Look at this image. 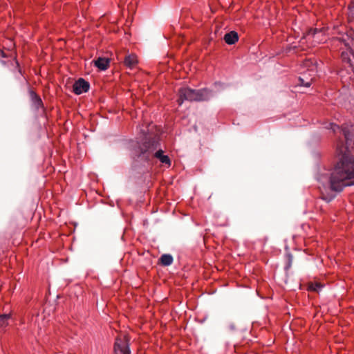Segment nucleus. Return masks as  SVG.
<instances>
[{"instance_id":"1","label":"nucleus","mask_w":354,"mask_h":354,"mask_svg":"<svg viewBox=\"0 0 354 354\" xmlns=\"http://www.w3.org/2000/svg\"><path fill=\"white\" fill-rule=\"evenodd\" d=\"M338 162L330 176V187L333 191L342 192L344 187L354 185V158L346 146L337 145Z\"/></svg>"},{"instance_id":"2","label":"nucleus","mask_w":354,"mask_h":354,"mask_svg":"<svg viewBox=\"0 0 354 354\" xmlns=\"http://www.w3.org/2000/svg\"><path fill=\"white\" fill-rule=\"evenodd\" d=\"M160 138L158 136L146 137L138 146L133 149L135 158L149 162L151 158H158L160 162L165 164L168 167L171 165V161L167 155H164V151L159 149Z\"/></svg>"},{"instance_id":"3","label":"nucleus","mask_w":354,"mask_h":354,"mask_svg":"<svg viewBox=\"0 0 354 354\" xmlns=\"http://www.w3.org/2000/svg\"><path fill=\"white\" fill-rule=\"evenodd\" d=\"M178 98L177 102L181 105L184 101H205L212 95V91L207 88L202 89H192L189 87H182L178 91Z\"/></svg>"},{"instance_id":"4","label":"nucleus","mask_w":354,"mask_h":354,"mask_svg":"<svg viewBox=\"0 0 354 354\" xmlns=\"http://www.w3.org/2000/svg\"><path fill=\"white\" fill-rule=\"evenodd\" d=\"M337 41L344 45L341 47V59L344 64L354 73V38L346 36V38H337Z\"/></svg>"},{"instance_id":"5","label":"nucleus","mask_w":354,"mask_h":354,"mask_svg":"<svg viewBox=\"0 0 354 354\" xmlns=\"http://www.w3.org/2000/svg\"><path fill=\"white\" fill-rule=\"evenodd\" d=\"M329 126H330L329 128L330 129H332V131H333V133L335 135L339 136H343L344 141H345V143H344L342 139L339 138V140H337V142L336 143V150L337 151V145L338 144L340 146L341 145L346 146L347 149H348V146L351 145L352 138H353V134L350 131V128H352V126H350V127H349L348 125H347V124H343L341 127H339V125L333 124V123H330L329 124ZM348 151L349 152L348 150Z\"/></svg>"},{"instance_id":"6","label":"nucleus","mask_w":354,"mask_h":354,"mask_svg":"<svg viewBox=\"0 0 354 354\" xmlns=\"http://www.w3.org/2000/svg\"><path fill=\"white\" fill-rule=\"evenodd\" d=\"M114 354H131L129 339L127 335L117 337L113 346Z\"/></svg>"},{"instance_id":"7","label":"nucleus","mask_w":354,"mask_h":354,"mask_svg":"<svg viewBox=\"0 0 354 354\" xmlns=\"http://www.w3.org/2000/svg\"><path fill=\"white\" fill-rule=\"evenodd\" d=\"M326 30L324 28H310L305 34V37H312L316 43L322 42L326 39L325 35Z\"/></svg>"},{"instance_id":"8","label":"nucleus","mask_w":354,"mask_h":354,"mask_svg":"<svg viewBox=\"0 0 354 354\" xmlns=\"http://www.w3.org/2000/svg\"><path fill=\"white\" fill-rule=\"evenodd\" d=\"M90 84L84 78H79L73 85V91L76 95H80L89 90Z\"/></svg>"},{"instance_id":"9","label":"nucleus","mask_w":354,"mask_h":354,"mask_svg":"<svg viewBox=\"0 0 354 354\" xmlns=\"http://www.w3.org/2000/svg\"><path fill=\"white\" fill-rule=\"evenodd\" d=\"M110 59L106 57H98L93 61L94 66L100 71H106L110 66Z\"/></svg>"},{"instance_id":"10","label":"nucleus","mask_w":354,"mask_h":354,"mask_svg":"<svg viewBox=\"0 0 354 354\" xmlns=\"http://www.w3.org/2000/svg\"><path fill=\"white\" fill-rule=\"evenodd\" d=\"M29 95L35 108L38 110L44 108V104L40 96L33 90L29 91Z\"/></svg>"},{"instance_id":"11","label":"nucleus","mask_w":354,"mask_h":354,"mask_svg":"<svg viewBox=\"0 0 354 354\" xmlns=\"http://www.w3.org/2000/svg\"><path fill=\"white\" fill-rule=\"evenodd\" d=\"M138 64V57L135 54L126 55L124 59V64L126 67L132 69Z\"/></svg>"},{"instance_id":"12","label":"nucleus","mask_w":354,"mask_h":354,"mask_svg":"<svg viewBox=\"0 0 354 354\" xmlns=\"http://www.w3.org/2000/svg\"><path fill=\"white\" fill-rule=\"evenodd\" d=\"M224 41L228 45H232L239 40V35L236 31H230L224 36Z\"/></svg>"},{"instance_id":"13","label":"nucleus","mask_w":354,"mask_h":354,"mask_svg":"<svg viewBox=\"0 0 354 354\" xmlns=\"http://www.w3.org/2000/svg\"><path fill=\"white\" fill-rule=\"evenodd\" d=\"M306 73H303L301 76L299 77V85L305 87H310L313 81V77H308Z\"/></svg>"},{"instance_id":"14","label":"nucleus","mask_w":354,"mask_h":354,"mask_svg":"<svg viewBox=\"0 0 354 354\" xmlns=\"http://www.w3.org/2000/svg\"><path fill=\"white\" fill-rule=\"evenodd\" d=\"M158 261V264L162 266H168L172 264L174 259L171 254H165L160 257Z\"/></svg>"},{"instance_id":"15","label":"nucleus","mask_w":354,"mask_h":354,"mask_svg":"<svg viewBox=\"0 0 354 354\" xmlns=\"http://www.w3.org/2000/svg\"><path fill=\"white\" fill-rule=\"evenodd\" d=\"M322 287L323 285L319 282H310L308 283L307 290L310 292H319Z\"/></svg>"},{"instance_id":"16","label":"nucleus","mask_w":354,"mask_h":354,"mask_svg":"<svg viewBox=\"0 0 354 354\" xmlns=\"http://www.w3.org/2000/svg\"><path fill=\"white\" fill-rule=\"evenodd\" d=\"M347 18L348 22L354 21V1H351L348 6Z\"/></svg>"},{"instance_id":"17","label":"nucleus","mask_w":354,"mask_h":354,"mask_svg":"<svg viewBox=\"0 0 354 354\" xmlns=\"http://www.w3.org/2000/svg\"><path fill=\"white\" fill-rule=\"evenodd\" d=\"M10 317V314L0 315V328H3L8 325V320Z\"/></svg>"},{"instance_id":"18","label":"nucleus","mask_w":354,"mask_h":354,"mask_svg":"<svg viewBox=\"0 0 354 354\" xmlns=\"http://www.w3.org/2000/svg\"><path fill=\"white\" fill-rule=\"evenodd\" d=\"M304 66H306V67H310V68L308 69V71L310 72V73H315L316 68H317V66H315V62L314 60H312V59H306L304 62Z\"/></svg>"},{"instance_id":"19","label":"nucleus","mask_w":354,"mask_h":354,"mask_svg":"<svg viewBox=\"0 0 354 354\" xmlns=\"http://www.w3.org/2000/svg\"><path fill=\"white\" fill-rule=\"evenodd\" d=\"M286 264L285 266L286 270H289L292 266V256L291 254L288 253L286 255Z\"/></svg>"},{"instance_id":"20","label":"nucleus","mask_w":354,"mask_h":354,"mask_svg":"<svg viewBox=\"0 0 354 354\" xmlns=\"http://www.w3.org/2000/svg\"><path fill=\"white\" fill-rule=\"evenodd\" d=\"M16 64H17V66L18 67V70H19V72L20 74H21V70L19 67V62L17 61H16Z\"/></svg>"},{"instance_id":"21","label":"nucleus","mask_w":354,"mask_h":354,"mask_svg":"<svg viewBox=\"0 0 354 354\" xmlns=\"http://www.w3.org/2000/svg\"><path fill=\"white\" fill-rule=\"evenodd\" d=\"M313 73V75H315V73ZM309 76L310 77H312V74H309Z\"/></svg>"}]
</instances>
